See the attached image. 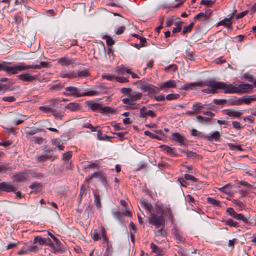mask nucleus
Instances as JSON below:
<instances>
[{"mask_svg": "<svg viewBox=\"0 0 256 256\" xmlns=\"http://www.w3.org/2000/svg\"><path fill=\"white\" fill-rule=\"evenodd\" d=\"M87 106L94 112H98L103 114H113L116 112L115 109L110 106H103L100 104L94 101L87 102Z\"/></svg>", "mask_w": 256, "mask_h": 256, "instance_id": "4", "label": "nucleus"}, {"mask_svg": "<svg viewBox=\"0 0 256 256\" xmlns=\"http://www.w3.org/2000/svg\"><path fill=\"white\" fill-rule=\"evenodd\" d=\"M131 90H132L130 88H121L120 90V92L122 94H124L125 96H128L130 94Z\"/></svg>", "mask_w": 256, "mask_h": 256, "instance_id": "48", "label": "nucleus"}, {"mask_svg": "<svg viewBox=\"0 0 256 256\" xmlns=\"http://www.w3.org/2000/svg\"><path fill=\"white\" fill-rule=\"evenodd\" d=\"M122 102L123 104H126L129 108L134 110L138 108V105L136 104V102L132 98H130L128 96L123 98Z\"/></svg>", "mask_w": 256, "mask_h": 256, "instance_id": "13", "label": "nucleus"}, {"mask_svg": "<svg viewBox=\"0 0 256 256\" xmlns=\"http://www.w3.org/2000/svg\"><path fill=\"white\" fill-rule=\"evenodd\" d=\"M35 76H32L28 73L22 74L18 76V78L24 82H31L36 79Z\"/></svg>", "mask_w": 256, "mask_h": 256, "instance_id": "15", "label": "nucleus"}, {"mask_svg": "<svg viewBox=\"0 0 256 256\" xmlns=\"http://www.w3.org/2000/svg\"><path fill=\"white\" fill-rule=\"evenodd\" d=\"M196 120L198 122L204 124L208 122L210 118L208 117H202V116H198L196 117Z\"/></svg>", "mask_w": 256, "mask_h": 256, "instance_id": "42", "label": "nucleus"}, {"mask_svg": "<svg viewBox=\"0 0 256 256\" xmlns=\"http://www.w3.org/2000/svg\"><path fill=\"white\" fill-rule=\"evenodd\" d=\"M180 97V94H168L166 96V99L168 100H174L178 99Z\"/></svg>", "mask_w": 256, "mask_h": 256, "instance_id": "45", "label": "nucleus"}, {"mask_svg": "<svg viewBox=\"0 0 256 256\" xmlns=\"http://www.w3.org/2000/svg\"><path fill=\"white\" fill-rule=\"evenodd\" d=\"M140 116L142 118H146V116L154 118L156 114L153 110H148L146 107L144 106L140 109Z\"/></svg>", "mask_w": 256, "mask_h": 256, "instance_id": "10", "label": "nucleus"}, {"mask_svg": "<svg viewBox=\"0 0 256 256\" xmlns=\"http://www.w3.org/2000/svg\"><path fill=\"white\" fill-rule=\"evenodd\" d=\"M214 4V1L211 0H202L200 4L206 6H210Z\"/></svg>", "mask_w": 256, "mask_h": 256, "instance_id": "55", "label": "nucleus"}, {"mask_svg": "<svg viewBox=\"0 0 256 256\" xmlns=\"http://www.w3.org/2000/svg\"><path fill=\"white\" fill-rule=\"evenodd\" d=\"M157 212H161L162 214H165L168 218L172 217V214L169 205L162 204L161 206H158Z\"/></svg>", "mask_w": 256, "mask_h": 256, "instance_id": "11", "label": "nucleus"}, {"mask_svg": "<svg viewBox=\"0 0 256 256\" xmlns=\"http://www.w3.org/2000/svg\"><path fill=\"white\" fill-rule=\"evenodd\" d=\"M224 224L226 225L229 226L231 227H234L236 228L239 227L238 223L236 221L233 220L231 218L228 219L226 221H224Z\"/></svg>", "mask_w": 256, "mask_h": 256, "instance_id": "30", "label": "nucleus"}, {"mask_svg": "<svg viewBox=\"0 0 256 256\" xmlns=\"http://www.w3.org/2000/svg\"><path fill=\"white\" fill-rule=\"evenodd\" d=\"M91 238L94 241H98L102 238L101 228L99 230H94L90 233Z\"/></svg>", "mask_w": 256, "mask_h": 256, "instance_id": "20", "label": "nucleus"}, {"mask_svg": "<svg viewBox=\"0 0 256 256\" xmlns=\"http://www.w3.org/2000/svg\"><path fill=\"white\" fill-rule=\"evenodd\" d=\"M232 126L237 130H240L242 128V126H241V124L238 122L234 121L232 122Z\"/></svg>", "mask_w": 256, "mask_h": 256, "instance_id": "59", "label": "nucleus"}, {"mask_svg": "<svg viewBox=\"0 0 256 256\" xmlns=\"http://www.w3.org/2000/svg\"><path fill=\"white\" fill-rule=\"evenodd\" d=\"M78 76L80 78L88 77L90 76V74L88 72L87 70L85 69L81 70H78Z\"/></svg>", "mask_w": 256, "mask_h": 256, "instance_id": "36", "label": "nucleus"}, {"mask_svg": "<svg viewBox=\"0 0 256 256\" xmlns=\"http://www.w3.org/2000/svg\"><path fill=\"white\" fill-rule=\"evenodd\" d=\"M232 22H231V18H226L224 20L220 21L218 22L216 26H224L228 28L232 29L231 27Z\"/></svg>", "mask_w": 256, "mask_h": 256, "instance_id": "24", "label": "nucleus"}, {"mask_svg": "<svg viewBox=\"0 0 256 256\" xmlns=\"http://www.w3.org/2000/svg\"><path fill=\"white\" fill-rule=\"evenodd\" d=\"M194 26V22H192L189 25L184 26L182 30L183 34H186L190 32L192 30V28Z\"/></svg>", "mask_w": 256, "mask_h": 256, "instance_id": "46", "label": "nucleus"}, {"mask_svg": "<svg viewBox=\"0 0 256 256\" xmlns=\"http://www.w3.org/2000/svg\"><path fill=\"white\" fill-rule=\"evenodd\" d=\"M65 108L71 112H76L81 110L82 106L79 103L73 102L66 104L65 106Z\"/></svg>", "mask_w": 256, "mask_h": 256, "instance_id": "14", "label": "nucleus"}, {"mask_svg": "<svg viewBox=\"0 0 256 256\" xmlns=\"http://www.w3.org/2000/svg\"><path fill=\"white\" fill-rule=\"evenodd\" d=\"M130 68H126L124 65H120L116 68V71L118 72L119 75H123L124 72H126L127 74L130 72Z\"/></svg>", "mask_w": 256, "mask_h": 256, "instance_id": "25", "label": "nucleus"}, {"mask_svg": "<svg viewBox=\"0 0 256 256\" xmlns=\"http://www.w3.org/2000/svg\"><path fill=\"white\" fill-rule=\"evenodd\" d=\"M27 174L26 173H19L14 176V180L16 182H22L26 180Z\"/></svg>", "mask_w": 256, "mask_h": 256, "instance_id": "22", "label": "nucleus"}, {"mask_svg": "<svg viewBox=\"0 0 256 256\" xmlns=\"http://www.w3.org/2000/svg\"><path fill=\"white\" fill-rule=\"evenodd\" d=\"M219 190L223 193V196H222L225 197V195L226 196V198L228 200H230L229 197L230 196V188L229 186L226 185L221 188H220Z\"/></svg>", "mask_w": 256, "mask_h": 256, "instance_id": "21", "label": "nucleus"}, {"mask_svg": "<svg viewBox=\"0 0 256 256\" xmlns=\"http://www.w3.org/2000/svg\"><path fill=\"white\" fill-rule=\"evenodd\" d=\"M112 254L113 248L112 244H108L103 256H112Z\"/></svg>", "mask_w": 256, "mask_h": 256, "instance_id": "35", "label": "nucleus"}, {"mask_svg": "<svg viewBox=\"0 0 256 256\" xmlns=\"http://www.w3.org/2000/svg\"><path fill=\"white\" fill-rule=\"evenodd\" d=\"M2 100L4 102H13L15 101L16 98L13 96H8L2 97Z\"/></svg>", "mask_w": 256, "mask_h": 256, "instance_id": "51", "label": "nucleus"}, {"mask_svg": "<svg viewBox=\"0 0 256 256\" xmlns=\"http://www.w3.org/2000/svg\"><path fill=\"white\" fill-rule=\"evenodd\" d=\"M224 113L232 118H238L243 114L242 110H238L235 109H228L223 110Z\"/></svg>", "mask_w": 256, "mask_h": 256, "instance_id": "9", "label": "nucleus"}, {"mask_svg": "<svg viewBox=\"0 0 256 256\" xmlns=\"http://www.w3.org/2000/svg\"><path fill=\"white\" fill-rule=\"evenodd\" d=\"M115 80L120 83H126L128 82V78L123 76H116Z\"/></svg>", "mask_w": 256, "mask_h": 256, "instance_id": "47", "label": "nucleus"}, {"mask_svg": "<svg viewBox=\"0 0 256 256\" xmlns=\"http://www.w3.org/2000/svg\"><path fill=\"white\" fill-rule=\"evenodd\" d=\"M60 102L61 100L60 99H54L50 102L49 105L52 108H54L58 107Z\"/></svg>", "mask_w": 256, "mask_h": 256, "instance_id": "43", "label": "nucleus"}, {"mask_svg": "<svg viewBox=\"0 0 256 256\" xmlns=\"http://www.w3.org/2000/svg\"><path fill=\"white\" fill-rule=\"evenodd\" d=\"M149 222L154 226L156 228H163L164 226V220L162 215L158 216L156 214H150Z\"/></svg>", "mask_w": 256, "mask_h": 256, "instance_id": "6", "label": "nucleus"}, {"mask_svg": "<svg viewBox=\"0 0 256 256\" xmlns=\"http://www.w3.org/2000/svg\"><path fill=\"white\" fill-rule=\"evenodd\" d=\"M248 10H245V11L241 12L240 14H238L236 16V19H239V18H240L244 17V16H245L248 14Z\"/></svg>", "mask_w": 256, "mask_h": 256, "instance_id": "63", "label": "nucleus"}, {"mask_svg": "<svg viewBox=\"0 0 256 256\" xmlns=\"http://www.w3.org/2000/svg\"><path fill=\"white\" fill-rule=\"evenodd\" d=\"M161 148H162V150L169 154H172L174 152V148L170 147L168 146L164 145L162 146Z\"/></svg>", "mask_w": 256, "mask_h": 256, "instance_id": "37", "label": "nucleus"}, {"mask_svg": "<svg viewBox=\"0 0 256 256\" xmlns=\"http://www.w3.org/2000/svg\"><path fill=\"white\" fill-rule=\"evenodd\" d=\"M155 100L158 102L164 101L165 100L164 96V94H160L154 97Z\"/></svg>", "mask_w": 256, "mask_h": 256, "instance_id": "64", "label": "nucleus"}, {"mask_svg": "<svg viewBox=\"0 0 256 256\" xmlns=\"http://www.w3.org/2000/svg\"><path fill=\"white\" fill-rule=\"evenodd\" d=\"M52 155L49 152H46L41 155L36 156V159L40 162H44L50 159Z\"/></svg>", "mask_w": 256, "mask_h": 256, "instance_id": "19", "label": "nucleus"}, {"mask_svg": "<svg viewBox=\"0 0 256 256\" xmlns=\"http://www.w3.org/2000/svg\"><path fill=\"white\" fill-rule=\"evenodd\" d=\"M0 189L2 190L10 192L14 188L12 186L6 182H1L0 183Z\"/></svg>", "mask_w": 256, "mask_h": 256, "instance_id": "29", "label": "nucleus"}, {"mask_svg": "<svg viewBox=\"0 0 256 256\" xmlns=\"http://www.w3.org/2000/svg\"><path fill=\"white\" fill-rule=\"evenodd\" d=\"M186 56L188 58L191 60H194V53L190 51V50H186Z\"/></svg>", "mask_w": 256, "mask_h": 256, "instance_id": "53", "label": "nucleus"}, {"mask_svg": "<svg viewBox=\"0 0 256 256\" xmlns=\"http://www.w3.org/2000/svg\"><path fill=\"white\" fill-rule=\"evenodd\" d=\"M126 30V27L124 26H120L115 30V34H122Z\"/></svg>", "mask_w": 256, "mask_h": 256, "instance_id": "52", "label": "nucleus"}, {"mask_svg": "<svg viewBox=\"0 0 256 256\" xmlns=\"http://www.w3.org/2000/svg\"><path fill=\"white\" fill-rule=\"evenodd\" d=\"M202 108V104L200 102L196 103L192 106V108L194 111L200 110Z\"/></svg>", "mask_w": 256, "mask_h": 256, "instance_id": "58", "label": "nucleus"}, {"mask_svg": "<svg viewBox=\"0 0 256 256\" xmlns=\"http://www.w3.org/2000/svg\"><path fill=\"white\" fill-rule=\"evenodd\" d=\"M106 42L108 46H111L114 44V40L109 36H106Z\"/></svg>", "mask_w": 256, "mask_h": 256, "instance_id": "57", "label": "nucleus"}, {"mask_svg": "<svg viewBox=\"0 0 256 256\" xmlns=\"http://www.w3.org/2000/svg\"><path fill=\"white\" fill-rule=\"evenodd\" d=\"M98 138L100 140H108L109 138V137L107 136H102V133L98 131L97 134Z\"/></svg>", "mask_w": 256, "mask_h": 256, "instance_id": "61", "label": "nucleus"}, {"mask_svg": "<svg viewBox=\"0 0 256 256\" xmlns=\"http://www.w3.org/2000/svg\"><path fill=\"white\" fill-rule=\"evenodd\" d=\"M176 86V82L170 80L159 84V90L167 92L169 88H174Z\"/></svg>", "mask_w": 256, "mask_h": 256, "instance_id": "8", "label": "nucleus"}, {"mask_svg": "<svg viewBox=\"0 0 256 256\" xmlns=\"http://www.w3.org/2000/svg\"><path fill=\"white\" fill-rule=\"evenodd\" d=\"M184 178L186 180H190L194 182L197 181V179L195 177L189 174H186L184 176Z\"/></svg>", "mask_w": 256, "mask_h": 256, "instance_id": "54", "label": "nucleus"}, {"mask_svg": "<svg viewBox=\"0 0 256 256\" xmlns=\"http://www.w3.org/2000/svg\"><path fill=\"white\" fill-rule=\"evenodd\" d=\"M58 62L62 66H68L72 63V62L69 58L62 57L58 60Z\"/></svg>", "mask_w": 256, "mask_h": 256, "instance_id": "26", "label": "nucleus"}, {"mask_svg": "<svg viewBox=\"0 0 256 256\" xmlns=\"http://www.w3.org/2000/svg\"><path fill=\"white\" fill-rule=\"evenodd\" d=\"M142 206L144 208H146V210L149 212L151 214V212L152 210V206L148 202L143 200L141 202Z\"/></svg>", "mask_w": 256, "mask_h": 256, "instance_id": "33", "label": "nucleus"}, {"mask_svg": "<svg viewBox=\"0 0 256 256\" xmlns=\"http://www.w3.org/2000/svg\"><path fill=\"white\" fill-rule=\"evenodd\" d=\"M27 118V116L20 114H18V120H15L14 122H16V125H18L23 122L24 120H26Z\"/></svg>", "mask_w": 256, "mask_h": 256, "instance_id": "38", "label": "nucleus"}, {"mask_svg": "<svg viewBox=\"0 0 256 256\" xmlns=\"http://www.w3.org/2000/svg\"><path fill=\"white\" fill-rule=\"evenodd\" d=\"M220 134L218 131H214L210 132L206 136V138L208 140L218 141L220 138Z\"/></svg>", "mask_w": 256, "mask_h": 256, "instance_id": "17", "label": "nucleus"}, {"mask_svg": "<svg viewBox=\"0 0 256 256\" xmlns=\"http://www.w3.org/2000/svg\"><path fill=\"white\" fill-rule=\"evenodd\" d=\"M101 234H102V244H106L107 246L108 244H112L110 243L108 238L105 234V230L103 228H101Z\"/></svg>", "mask_w": 256, "mask_h": 256, "instance_id": "34", "label": "nucleus"}, {"mask_svg": "<svg viewBox=\"0 0 256 256\" xmlns=\"http://www.w3.org/2000/svg\"><path fill=\"white\" fill-rule=\"evenodd\" d=\"M232 202L240 210H242L244 207V204L240 201L234 200Z\"/></svg>", "mask_w": 256, "mask_h": 256, "instance_id": "49", "label": "nucleus"}, {"mask_svg": "<svg viewBox=\"0 0 256 256\" xmlns=\"http://www.w3.org/2000/svg\"><path fill=\"white\" fill-rule=\"evenodd\" d=\"M47 240L50 241V238L46 239V238H40V236H36V237H35V238L34 239V244H38H38H40L41 245H42V244H45Z\"/></svg>", "mask_w": 256, "mask_h": 256, "instance_id": "32", "label": "nucleus"}, {"mask_svg": "<svg viewBox=\"0 0 256 256\" xmlns=\"http://www.w3.org/2000/svg\"><path fill=\"white\" fill-rule=\"evenodd\" d=\"M228 146L231 150L239 151L242 150V149L240 145H236L234 144L230 143L228 144Z\"/></svg>", "mask_w": 256, "mask_h": 256, "instance_id": "41", "label": "nucleus"}, {"mask_svg": "<svg viewBox=\"0 0 256 256\" xmlns=\"http://www.w3.org/2000/svg\"><path fill=\"white\" fill-rule=\"evenodd\" d=\"M206 200L209 204H212L213 206H217L218 208L222 206L220 202L218 200H215L212 198H207Z\"/></svg>", "mask_w": 256, "mask_h": 256, "instance_id": "27", "label": "nucleus"}, {"mask_svg": "<svg viewBox=\"0 0 256 256\" xmlns=\"http://www.w3.org/2000/svg\"><path fill=\"white\" fill-rule=\"evenodd\" d=\"M186 200L189 202V203H194L195 200L194 198L190 194H188L186 196Z\"/></svg>", "mask_w": 256, "mask_h": 256, "instance_id": "62", "label": "nucleus"}, {"mask_svg": "<svg viewBox=\"0 0 256 256\" xmlns=\"http://www.w3.org/2000/svg\"><path fill=\"white\" fill-rule=\"evenodd\" d=\"M226 212L232 216L234 218V216L236 214V212L234 211V209L232 208H228L226 210Z\"/></svg>", "mask_w": 256, "mask_h": 256, "instance_id": "60", "label": "nucleus"}, {"mask_svg": "<svg viewBox=\"0 0 256 256\" xmlns=\"http://www.w3.org/2000/svg\"><path fill=\"white\" fill-rule=\"evenodd\" d=\"M102 77L104 79H106L110 81H113L115 80L116 78V76L108 73L103 74L102 76Z\"/></svg>", "mask_w": 256, "mask_h": 256, "instance_id": "39", "label": "nucleus"}, {"mask_svg": "<svg viewBox=\"0 0 256 256\" xmlns=\"http://www.w3.org/2000/svg\"><path fill=\"white\" fill-rule=\"evenodd\" d=\"M65 90L66 92H64V95L68 96H73L74 97L78 98L83 96H94L97 95L98 92L94 90H90L87 92H82L78 88L74 86H68L65 88Z\"/></svg>", "mask_w": 256, "mask_h": 256, "instance_id": "3", "label": "nucleus"}, {"mask_svg": "<svg viewBox=\"0 0 256 256\" xmlns=\"http://www.w3.org/2000/svg\"><path fill=\"white\" fill-rule=\"evenodd\" d=\"M46 63L40 62L38 64L28 65L24 63H19L13 66H10L7 63H0V70H4L10 74H18L20 72L26 70L30 68L40 69L46 66Z\"/></svg>", "mask_w": 256, "mask_h": 256, "instance_id": "2", "label": "nucleus"}, {"mask_svg": "<svg viewBox=\"0 0 256 256\" xmlns=\"http://www.w3.org/2000/svg\"><path fill=\"white\" fill-rule=\"evenodd\" d=\"M173 234L175 236L178 243L184 241V238L182 234L176 229H174Z\"/></svg>", "mask_w": 256, "mask_h": 256, "instance_id": "31", "label": "nucleus"}, {"mask_svg": "<svg viewBox=\"0 0 256 256\" xmlns=\"http://www.w3.org/2000/svg\"><path fill=\"white\" fill-rule=\"evenodd\" d=\"M39 109L48 114H52L56 119H62L64 117V114L60 111H58L55 108H52L49 104L40 106Z\"/></svg>", "mask_w": 256, "mask_h": 256, "instance_id": "5", "label": "nucleus"}, {"mask_svg": "<svg viewBox=\"0 0 256 256\" xmlns=\"http://www.w3.org/2000/svg\"><path fill=\"white\" fill-rule=\"evenodd\" d=\"M60 76L63 78H73L76 76L74 74V72H71L70 73H62L60 74Z\"/></svg>", "mask_w": 256, "mask_h": 256, "instance_id": "44", "label": "nucleus"}, {"mask_svg": "<svg viewBox=\"0 0 256 256\" xmlns=\"http://www.w3.org/2000/svg\"><path fill=\"white\" fill-rule=\"evenodd\" d=\"M38 131L36 128H28L26 130V134L28 135H33L36 134Z\"/></svg>", "mask_w": 256, "mask_h": 256, "instance_id": "56", "label": "nucleus"}, {"mask_svg": "<svg viewBox=\"0 0 256 256\" xmlns=\"http://www.w3.org/2000/svg\"><path fill=\"white\" fill-rule=\"evenodd\" d=\"M72 152L71 151L67 152L63 154V159L68 160L72 156Z\"/></svg>", "mask_w": 256, "mask_h": 256, "instance_id": "50", "label": "nucleus"}, {"mask_svg": "<svg viewBox=\"0 0 256 256\" xmlns=\"http://www.w3.org/2000/svg\"><path fill=\"white\" fill-rule=\"evenodd\" d=\"M210 18V14L206 12H200L196 14L194 18V20L204 21L208 20Z\"/></svg>", "mask_w": 256, "mask_h": 256, "instance_id": "18", "label": "nucleus"}, {"mask_svg": "<svg viewBox=\"0 0 256 256\" xmlns=\"http://www.w3.org/2000/svg\"><path fill=\"white\" fill-rule=\"evenodd\" d=\"M204 86H208L207 88H204L202 90L207 94H214L218 90H222L226 94L237 93L236 84H226L222 82L215 80H207L203 84L202 82H193L185 85L186 90H192L196 86L202 87Z\"/></svg>", "mask_w": 256, "mask_h": 256, "instance_id": "1", "label": "nucleus"}, {"mask_svg": "<svg viewBox=\"0 0 256 256\" xmlns=\"http://www.w3.org/2000/svg\"><path fill=\"white\" fill-rule=\"evenodd\" d=\"M234 218L237 220H242L244 223L248 222V219L242 214H236Z\"/></svg>", "mask_w": 256, "mask_h": 256, "instance_id": "40", "label": "nucleus"}, {"mask_svg": "<svg viewBox=\"0 0 256 256\" xmlns=\"http://www.w3.org/2000/svg\"><path fill=\"white\" fill-rule=\"evenodd\" d=\"M172 138L178 142L180 144H182L185 141V138L178 132L172 134Z\"/></svg>", "mask_w": 256, "mask_h": 256, "instance_id": "23", "label": "nucleus"}, {"mask_svg": "<svg viewBox=\"0 0 256 256\" xmlns=\"http://www.w3.org/2000/svg\"><path fill=\"white\" fill-rule=\"evenodd\" d=\"M140 88L144 92H148L149 94L154 93L156 88L152 84H146L140 86Z\"/></svg>", "mask_w": 256, "mask_h": 256, "instance_id": "16", "label": "nucleus"}, {"mask_svg": "<svg viewBox=\"0 0 256 256\" xmlns=\"http://www.w3.org/2000/svg\"><path fill=\"white\" fill-rule=\"evenodd\" d=\"M142 94L140 92H130V94L128 96L130 98H132L134 101H136L141 98Z\"/></svg>", "mask_w": 256, "mask_h": 256, "instance_id": "28", "label": "nucleus"}, {"mask_svg": "<svg viewBox=\"0 0 256 256\" xmlns=\"http://www.w3.org/2000/svg\"><path fill=\"white\" fill-rule=\"evenodd\" d=\"M256 100V96H244L239 99L238 101V104L240 105L242 104H249L252 101Z\"/></svg>", "mask_w": 256, "mask_h": 256, "instance_id": "12", "label": "nucleus"}, {"mask_svg": "<svg viewBox=\"0 0 256 256\" xmlns=\"http://www.w3.org/2000/svg\"><path fill=\"white\" fill-rule=\"evenodd\" d=\"M237 93H250L252 92L254 86L248 84H236Z\"/></svg>", "mask_w": 256, "mask_h": 256, "instance_id": "7", "label": "nucleus"}]
</instances>
